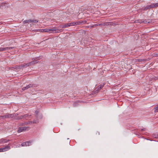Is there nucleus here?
Wrapping results in <instances>:
<instances>
[{"instance_id": "nucleus-36", "label": "nucleus", "mask_w": 158, "mask_h": 158, "mask_svg": "<svg viewBox=\"0 0 158 158\" xmlns=\"http://www.w3.org/2000/svg\"><path fill=\"white\" fill-rule=\"evenodd\" d=\"M20 145H19V147H20Z\"/></svg>"}, {"instance_id": "nucleus-32", "label": "nucleus", "mask_w": 158, "mask_h": 158, "mask_svg": "<svg viewBox=\"0 0 158 158\" xmlns=\"http://www.w3.org/2000/svg\"><path fill=\"white\" fill-rule=\"evenodd\" d=\"M157 138H158V134H157Z\"/></svg>"}, {"instance_id": "nucleus-31", "label": "nucleus", "mask_w": 158, "mask_h": 158, "mask_svg": "<svg viewBox=\"0 0 158 158\" xmlns=\"http://www.w3.org/2000/svg\"><path fill=\"white\" fill-rule=\"evenodd\" d=\"M2 23L1 22H0V25L2 24Z\"/></svg>"}, {"instance_id": "nucleus-27", "label": "nucleus", "mask_w": 158, "mask_h": 158, "mask_svg": "<svg viewBox=\"0 0 158 158\" xmlns=\"http://www.w3.org/2000/svg\"><path fill=\"white\" fill-rule=\"evenodd\" d=\"M67 24H68V27H70V25L69 24V23H67Z\"/></svg>"}, {"instance_id": "nucleus-18", "label": "nucleus", "mask_w": 158, "mask_h": 158, "mask_svg": "<svg viewBox=\"0 0 158 158\" xmlns=\"http://www.w3.org/2000/svg\"><path fill=\"white\" fill-rule=\"evenodd\" d=\"M68 24H67V23H66L64 25H62V28H66V27H68Z\"/></svg>"}, {"instance_id": "nucleus-9", "label": "nucleus", "mask_w": 158, "mask_h": 158, "mask_svg": "<svg viewBox=\"0 0 158 158\" xmlns=\"http://www.w3.org/2000/svg\"><path fill=\"white\" fill-rule=\"evenodd\" d=\"M104 85V84H101L99 86H98V87H97L95 89V90L96 91L99 90L100 89H101Z\"/></svg>"}, {"instance_id": "nucleus-20", "label": "nucleus", "mask_w": 158, "mask_h": 158, "mask_svg": "<svg viewBox=\"0 0 158 158\" xmlns=\"http://www.w3.org/2000/svg\"><path fill=\"white\" fill-rule=\"evenodd\" d=\"M154 112H158V106L155 109Z\"/></svg>"}, {"instance_id": "nucleus-15", "label": "nucleus", "mask_w": 158, "mask_h": 158, "mask_svg": "<svg viewBox=\"0 0 158 158\" xmlns=\"http://www.w3.org/2000/svg\"><path fill=\"white\" fill-rule=\"evenodd\" d=\"M50 29H42V30H43L42 31L44 32H48L49 33V32H50Z\"/></svg>"}, {"instance_id": "nucleus-23", "label": "nucleus", "mask_w": 158, "mask_h": 158, "mask_svg": "<svg viewBox=\"0 0 158 158\" xmlns=\"http://www.w3.org/2000/svg\"><path fill=\"white\" fill-rule=\"evenodd\" d=\"M136 61H142L143 60L142 59H137L136 60Z\"/></svg>"}, {"instance_id": "nucleus-33", "label": "nucleus", "mask_w": 158, "mask_h": 158, "mask_svg": "<svg viewBox=\"0 0 158 158\" xmlns=\"http://www.w3.org/2000/svg\"><path fill=\"white\" fill-rule=\"evenodd\" d=\"M157 6H158V3H157Z\"/></svg>"}, {"instance_id": "nucleus-21", "label": "nucleus", "mask_w": 158, "mask_h": 158, "mask_svg": "<svg viewBox=\"0 0 158 158\" xmlns=\"http://www.w3.org/2000/svg\"><path fill=\"white\" fill-rule=\"evenodd\" d=\"M28 89V88H27V86H26V87H23L22 89L23 90V91H24V90H26V89Z\"/></svg>"}, {"instance_id": "nucleus-3", "label": "nucleus", "mask_w": 158, "mask_h": 158, "mask_svg": "<svg viewBox=\"0 0 158 158\" xmlns=\"http://www.w3.org/2000/svg\"><path fill=\"white\" fill-rule=\"evenodd\" d=\"M62 31L61 29H56V28H53L52 29H50L49 31V33H59Z\"/></svg>"}, {"instance_id": "nucleus-7", "label": "nucleus", "mask_w": 158, "mask_h": 158, "mask_svg": "<svg viewBox=\"0 0 158 158\" xmlns=\"http://www.w3.org/2000/svg\"><path fill=\"white\" fill-rule=\"evenodd\" d=\"M14 48L13 47H6V48H0V51H3L7 50H10Z\"/></svg>"}, {"instance_id": "nucleus-28", "label": "nucleus", "mask_w": 158, "mask_h": 158, "mask_svg": "<svg viewBox=\"0 0 158 158\" xmlns=\"http://www.w3.org/2000/svg\"><path fill=\"white\" fill-rule=\"evenodd\" d=\"M33 123H36L37 122H36L35 121H34L33 122Z\"/></svg>"}, {"instance_id": "nucleus-29", "label": "nucleus", "mask_w": 158, "mask_h": 158, "mask_svg": "<svg viewBox=\"0 0 158 158\" xmlns=\"http://www.w3.org/2000/svg\"><path fill=\"white\" fill-rule=\"evenodd\" d=\"M141 130L145 131V128H144L143 129H142Z\"/></svg>"}, {"instance_id": "nucleus-11", "label": "nucleus", "mask_w": 158, "mask_h": 158, "mask_svg": "<svg viewBox=\"0 0 158 158\" xmlns=\"http://www.w3.org/2000/svg\"><path fill=\"white\" fill-rule=\"evenodd\" d=\"M152 8L151 5H148L145 7L143 9V10H146L150 8Z\"/></svg>"}, {"instance_id": "nucleus-5", "label": "nucleus", "mask_w": 158, "mask_h": 158, "mask_svg": "<svg viewBox=\"0 0 158 158\" xmlns=\"http://www.w3.org/2000/svg\"><path fill=\"white\" fill-rule=\"evenodd\" d=\"M31 141H28L23 142L21 144V146H29L31 145Z\"/></svg>"}, {"instance_id": "nucleus-2", "label": "nucleus", "mask_w": 158, "mask_h": 158, "mask_svg": "<svg viewBox=\"0 0 158 158\" xmlns=\"http://www.w3.org/2000/svg\"><path fill=\"white\" fill-rule=\"evenodd\" d=\"M10 146L9 145H7L5 147L0 148V152H5L10 149Z\"/></svg>"}, {"instance_id": "nucleus-35", "label": "nucleus", "mask_w": 158, "mask_h": 158, "mask_svg": "<svg viewBox=\"0 0 158 158\" xmlns=\"http://www.w3.org/2000/svg\"><path fill=\"white\" fill-rule=\"evenodd\" d=\"M142 22H139V23H142Z\"/></svg>"}, {"instance_id": "nucleus-4", "label": "nucleus", "mask_w": 158, "mask_h": 158, "mask_svg": "<svg viewBox=\"0 0 158 158\" xmlns=\"http://www.w3.org/2000/svg\"><path fill=\"white\" fill-rule=\"evenodd\" d=\"M86 21L85 20L84 21H76V22H74V26L79 25L80 24H84L86 23Z\"/></svg>"}, {"instance_id": "nucleus-16", "label": "nucleus", "mask_w": 158, "mask_h": 158, "mask_svg": "<svg viewBox=\"0 0 158 158\" xmlns=\"http://www.w3.org/2000/svg\"><path fill=\"white\" fill-rule=\"evenodd\" d=\"M143 22L144 23H150V21L146 19L144 20Z\"/></svg>"}, {"instance_id": "nucleus-10", "label": "nucleus", "mask_w": 158, "mask_h": 158, "mask_svg": "<svg viewBox=\"0 0 158 158\" xmlns=\"http://www.w3.org/2000/svg\"><path fill=\"white\" fill-rule=\"evenodd\" d=\"M12 115V114H6L4 116H2V117L3 118H7L11 117Z\"/></svg>"}, {"instance_id": "nucleus-14", "label": "nucleus", "mask_w": 158, "mask_h": 158, "mask_svg": "<svg viewBox=\"0 0 158 158\" xmlns=\"http://www.w3.org/2000/svg\"><path fill=\"white\" fill-rule=\"evenodd\" d=\"M27 88L28 89L30 87H35V86H34V84H30L28 85L27 86Z\"/></svg>"}, {"instance_id": "nucleus-24", "label": "nucleus", "mask_w": 158, "mask_h": 158, "mask_svg": "<svg viewBox=\"0 0 158 158\" xmlns=\"http://www.w3.org/2000/svg\"><path fill=\"white\" fill-rule=\"evenodd\" d=\"M77 102H75L73 103V106L75 107L77 106Z\"/></svg>"}, {"instance_id": "nucleus-19", "label": "nucleus", "mask_w": 158, "mask_h": 158, "mask_svg": "<svg viewBox=\"0 0 158 158\" xmlns=\"http://www.w3.org/2000/svg\"><path fill=\"white\" fill-rule=\"evenodd\" d=\"M28 116V115L27 114H25V115H24L21 116L20 118L21 119L22 118H26Z\"/></svg>"}, {"instance_id": "nucleus-34", "label": "nucleus", "mask_w": 158, "mask_h": 158, "mask_svg": "<svg viewBox=\"0 0 158 158\" xmlns=\"http://www.w3.org/2000/svg\"><path fill=\"white\" fill-rule=\"evenodd\" d=\"M34 86H35H35H37V85H36V86H35V85H34Z\"/></svg>"}, {"instance_id": "nucleus-13", "label": "nucleus", "mask_w": 158, "mask_h": 158, "mask_svg": "<svg viewBox=\"0 0 158 158\" xmlns=\"http://www.w3.org/2000/svg\"><path fill=\"white\" fill-rule=\"evenodd\" d=\"M152 8H154L156 7H157V3H152L151 4Z\"/></svg>"}, {"instance_id": "nucleus-25", "label": "nucleus", "mask_w": 158, "mask_h": 158, "mask_svg": "<svg viewBox=\"0 0 158 158\" xmlns=\"http://www.w3.org/2000/svg\"><path fill=\"white\" fill-rule=\"evenodd\" d=\"M153 137L156 138H157V135H154Z\"/></svg>"}, {"instance_id": "nucleus-17", "label": "nucleus", "mask_w": 158, "mask_h": 158, "mask_svg": "<svg viewBox=\"0 0 158 158\" xmlns=\"http://www.w3.org/2000/svg\"><path fill=\"white\" fill-rule=\"evenodd\" d=\"M31 22L35 23H36L38 22V21L36 20V19H31Z\"/></svg>"}, {"instance_id": "nucleus-26", "label": "nucleus", "mask_w": 158, "mask_h": 158, "mask_svg": "<svg viewBox=\"0 0 158 158\" xmlns=\"http://www.w3.org/2000/svg\"><path fill=\"white\" fill-rule=\"evenodd\" d=\"M38 112H39L38 110H36L35 111V113L36 114H37L38 113Z\"/></svg>"}, {"instance_id": "nucleus-1", "label": "nucleus", "mask_w": 158, "mask_h": 158, "mask_svg": "<svg viewBox=\"0 0 158 158\" xmlns=\"http://www.w3.org/2000/svg\"><path fill=\"white\" fill-rule=\"evenodd\" d=\"M40 58H35L32 59V61L27 63H24L19 66V69H21L22 68L26 67H27L34 64H35L39 62L38 60Z\"/></svg>"}, {"instance_id": "nucleus-22", "label": "nucleus", "mask_w": 158, "mask_h": 158, "mask_svg": "<svg viewBox=\"0 0 158 158\" xmlns=\"http://www.w3.org/2000/svg\"><path fill=\"white\" fill-rule=\"evenodd\" d=\"M74 23L73 22H72V23H69V24L70 25V26H74Z\"/></svg>"}, {"instance_id": "nucleus-30", "label": "nucleus", "mask_w": 158, "mask_h": 158, "mask_svg": "<svg viewBox=\"0 0 158 158\" xmlns=\"http://www.w3.org/2000/svg\"><path fill=\"white\" fill-rule=\"evenodd\" d=\"M101 25V24H99L96 25H97V26H100Z\"/></svg>"}, {"instance_id": "nucleus-6", "label": "nucleus", "mask_w": 158, "mask_h": 158, "mask_svg": "<svg viewBox=\"0 0 158 158\" xmlns=\"http://www.w3.org/2000/svg\"><path fill=\"white\" fill-rule=\"evenodd\" d=\"M29 129V127H20L18 131L19 133L23 131H25L27 129Z\"/></svg>"}, {"instance_id": "nucleus-8", "label": "nucleus", "mask_w": 158, "mask_h": 158, "mask_svg": "<svg viewBox=\"0 0 158 158\" xmlns=\"http://www.w3.org/2000/svg\"><path fill=\"white\" fill-rule=\"evenodd\" d=\"M10 140L6 139H0V144H3L9 142Z\"/></svg>"}, {"instance_id": "nucleus-12", "label": "nucleus", "mask_w": 158, "mask_h": 158, "mask_svg": "<svg viewBox=\"0 0 158 158\" xmlns=\"http://www.w3.org/2000/svg\"><path fill=\"white\" fill-rule=\"evenodd\" d=\"M31 19H28L24 21L23 23H31Z\"/></svg>"}]
</instances>
